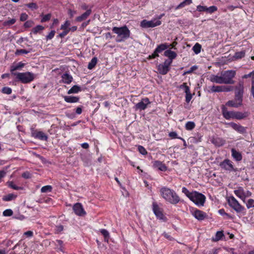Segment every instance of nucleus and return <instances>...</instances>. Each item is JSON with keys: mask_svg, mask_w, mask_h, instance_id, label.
Wrapping results in <instances>:
<instances>
[{"mask_svg": "<svg viewBox=\"0 0 254 254\" xmlns=\"http://www.w3.org/2000/svg\"><path fill=\"white\" fill-rule=\"evenodd\" d=\"M232 155L233 157L238 161H240L242 159V156L241 153L236 151L235 149L233 148L231 150Z\"/></svg>", "mask_w": 254, "mask_h": 254, "instance_id": "25", "label": "nucleus"}, {"mask_svg": "<svg viewBox=\"0 0 254 254\" xmlns=\"http://www.w3.org/2000/svg\"><path fill=\"white\" fill-rule=\"evenodd\" d=\"M205 196L202 193L194 191L192 192L190 199L197 206H203Z\"/></svg>", "mask_w": 254, "mask_h": 254, "instance_id": "4", "label": "nucleus"}, {"mask_svg": "<svg viewBox=\"0 0 254 254\" xmlns=\"http://www.w3.org/2000/svg\"><path fill=\"white\" fill-rule=\"evenodd\" d=\"M64 229V227L63 225H58V226H56V233H59L60 232H61Z\"/></svg>", "mask_w": 254, "mask_h": 254, "instance_id": "63", "label": "nucleus"}, {"mask_svg": "<svg viewBox=\"0 0 254 254\" xmlns=\"http://www.w3.org/2000/svg\"><path fill=\"white\" fill-rule=\"evenodd\" d=\"M149 103H150L149 99L145 98L143 99L140 102L136 104L135 107L137 109L144 110L146 108L147 105Z\"/></svg>", "mask_w": 254, "mask_h": 254, "instance_id": "17", "label": "nucleus"}, {"mask_svg": "<svg viewBox=\"0 0 254 254\" xmlns=\"http://www.w3.org/2000/svg\"><path fill=\"white\" fill-rule=\"evenodd\" d=\"M28 7L32 9V10L36 9L38 8L37 4L35 3L32 2L28 3L26 5Z\"/></svg>", "mask_w": 254, "mask_h": 254, "instance_id": "51", "label": "nucleus"}, {"mask_svg": "<svg viewBox=\"0 0 254 254\" xmlns=\"http://www.w3.org/2000/svg\"><path fill=\"white\" fill-rule=\"evenodd\" d=\"M52 186L48 185L43 187L41 189V191L42 192H51L52 191Z\"/></svg>", "mask_w": 254, "mask_h": 254, "instance_id": "43", "label": "nucleus"}, {"mask_svg": "<svg viewBox=\"0 0 254 254\" xmlns=\"http://www.w3.org/2000/svg\"><path fill=\"white\" fill-rule=\"evenodd\" d=\"M138 150L139 152L142 155H145L147 153L146 149L142 146H138Z\"/></svg>", "mask_w": 254, "mask_h": 254, "instance_id": "60", "label": "nucleus"}, {"mask_svg": "<svg viewBox=\"0 0 254 254\" xmlns=\"http://www.w3.org/2000/svg\"><path fill=\"white\" fill-rule=\"evenodd\" d=\"M243 95H235V99L236 102H237L239 103V105H242Z\"/></svg>", "mask_w": 254, "mask_h": 254, "instance_id": "40", "label": "nucleus"}, {"mask_svg": "<svg viewBox=\"0 0 254 254\" xmlns=\"http://www.w3.org/2000/svg\"><path fill=\"white\" fill-rule=\"evenodd\" d=\"M69 25H70L69 22L68 21H66L64 24L62 25V26L61 27V29L62 30H67V28L69 26Z\"/></svg>", "mask_w": 254, "mask_h": 254, "instance_id": "61", "label": "nucleus"}, {"mask_svg": "<svg viewBox=\"0 0 254 254\" xmlns=\"http://www.w3.org/2000/svg\"><path fill=\"white\" fill-rule=\"evenodd\" d=\"M234 87L232 86L222 85V92H227L232 91Z\"/></svg>", "mask_w": 254, "mask_h": 254, "instance_id": "45", "label": "nucleus"}, {"mask_svg": "<svg viewBox=\"0 0 254 254\" xmlns=\"http://www.w3.org/2000/svg\"><path fill=\"white\" fill-rule=\"evenodd\" d=\"M164 55L166 57H167L169 58V60H171L172 62L173 59H175L176 56L177 54L175 52L172 51L170 50H166L164 52Z\"/></svg>", "mask_w": 254, "mask_h": 254, "instance_id": "26", "label": "nucleus"}, {"mask_svg": "<svg viewBox=\"0 0 254 254\" xmlns=\"http://www.w3.org/2000/svg\"><path fill=\"white\" fill-rule=\"evenodd\" d=\"M55 34V31L52 30L51 31L50 33L46 36V39L47 40H51L52 39Z\"/></svg>", "mask_w": 254, "mask_h": 254, "instance_id": "57", "label": "nucleus"}, {"mask_svg": "<svg viewBox=\"0 0 254 254\" xmlns=\"http://www.w3.org/2000/svg\"><path fill=\"white\" fill-rule=\"evenodd\" d=\"M44 27L41 25H37L33 28L32 31L34 34H37L38 32L42 31Z\"/></svg>", "mask_w": 254, "mask_h": 254, "instance_id": "44", "label": "nucleus"}, {"mask_svg": "<svg viewBox=\"0 0 254 254\" xmlns=\"http://www.w3.org/2000/svg\"><path fill=\"white\" fill-rule=\"evenodd\" d=\"M228 125L230 127H231L234 129L241 133H244L246 132L245 128L239 124H237L234 123H229Z\"/></svg>", "mask_w": 254, "mask_h": 254, "instance_id": "18", "label": "nucleus"}, {"mask_svg": "<svg viewBox=\"0 0 254 254\" xmlns=\"http://www.w3.org/2000/svg\"><path fill=\"white\" fill-rule=\"evenodd\" d=\"M153 210L158 218L161 220L164 219V216L161 208H159L158 205L155 202L153 203Z\"/></svg>", "mask_w": 254, "mask_h": 254, "instance_id": "12", "label": "nucleus"}, {"mask_svg": "<svg viewBox=\"0 0 254 254\" xmlns=\"http://www.w3.org/2000/svg\"><path fill=\"white\" fill-rule=\"evenodd\" d=\"M235 89V95H243L244 93V83L243 81L239 82L237 85L234 87Z\"/></svg>", "mask_w": 254, "mask_h": 254, "instance_id": "15", "label": "nucleus"}, {"mask_svg": "<svg viewBox=\"0 0 254 254\" xmlns=\"http://www.w3.org/2000/svg\"><path fill=\"white\" fill-rule=\"evenodd\" d=\"M56 245L57 246H59V250L63 252V242L62 240H56Z\"/></svg>", "mask_w": 254, "mask_h": 254, "instance_id": "50", "label": "nucleus"}, {"mask_svg": "<svg viewBox=\"0 0 254 254\" xmlns=\"http://www.w3.org/2000/svg\"><path fill=\"white\" fill-rule=\"evenodd\" d=\"M81 91V87L78 85H74L67 92V94L77 93Z\"/></svg>", "mask_w": 254, "mask_h": 254, "instance_id": "28", "label": "nucleus"}, {"mask_svg": "<svg viewBox=\"0 0 254 254\" xmlns=\"http://www.w3.org/2000/svg\"><path fill=\"white\" fill-rule=\"evenodd\" d=\"M236 71L233 70H228L221 73L222 79L225 84H234L235 81L233 78L236 75Z\"/></svg>", "mask_w": 254, "mask_h": 254, "instance_id": "3", "label": "nucleus"}, {"mask_svg": "<svg viewBox=\"0 0 254 254\" xmlns=\"http://www.w3.org/2000/svg\"><path fill=\"white\" fill-rule=\"evenodd\" d=\"M73 209L75 213L78 216H84L86 214L82 205L79 203L75 204L73 207Z\"/></svg>", "mask_w": 254, "mask_h": 254, "instance_id": "11", "label": "nucleus"}, {"mask_svg": "<svg viewBox=\"0 0 254 254\" xmlns=\"http://www.w3.org/2000/svg\"><path fill=\"white\" fill-rule=\"evenodd\" d=\"M13 214V211L11 209H6L3 212V215L4 216H10Z\"/></svg>", "mask_w": 254, "mask_h": 254, "instance_id": "47", "label": "nucleus"}, {"mask_svg": "<svg viewBox=\"0 0 254 254\" xmlns=\"http://www.w3.org/2000/svg\"><path fill=\"white\" fill-rule=\"evenodd\" d=\"M153 166L162 171H165L167 170V167L163 164L162 162L159 161H154L153 163Z\"/></svg>", "mask_w": 254, "mask_h": 254, "instance_id": "22", "label": "nucleus"}, {"mask_svg": "<svg viewBox=\"0 0 254 254\" xmlns=\"http://www.w3.org/2000/svg\"><path fill=\"white\" fill-rule=\"evenodd\" d=\"M91 13V10L88 9L87 11L83 13L81 15L78 16L76 18V20L78 22H81L83 20L86 19Z\"/></svg>", "mask_w": 254, "mask_h": 254, "instance_id": "23", "label": "nucleus"}, {"mask_svg": "<svg viewBox=\"0 0 254 254\" xmlns=\"http://www.w3.org/2000/svg\"><path fill=\"white\" fill-rule=\"evenodd\" d=\"M224 234L222 231H218L216 232L214 238H212V240L214 242L219 241L223 237Z\"/></svg>", "mask_w": 254, "mask_h": 254, "instance_id": "32", "label": "nucleus"}, {"mask_svg": "<svg viewBox=\"0 0 254 254\" xmlns=\"http://www.w3.org/2000/svg\"><path fill=\"white\" fill-rule=\"evenodd\" d=\"M112 30L118 35V38H120L116 40L117 42L123 41L129 38L130 36V31L126 26L122 27H114Z\"/></svg>", "mask_w": 254, "mask_h": 254, "instance_id": "2", "label": "nucleus"}, {"mask_svg": "<svg viewBox=\"0 0 254 254\" xmlns=\"http://www.w3.org/2000/svg\"><path fill=\"white\" fill-rule=\"evenodd\" d=\"M197 69V66H195V65H194V66H192V67H190V69L188 70V71H185L184 73V75H185L186 74H189V73H191L193 71H194V70L196 69Z\"/></svg>", "mask_w": 254, "mask_h": 254, "instance_id": "62", "label": "nucleus"}, {"mask_svg": "<svg viewBox=\"0 0 254 254\" xmlns=\"http://www.w3.org/2000/svg\"><path fill=\"white\" fill-rule=\"evenodd\" d=\"M162 196L168 202L173 204L178 203L180 198L175 191L167 188H162L160 190Z\"/></svg>", "mask_w": 254, "mask_h": 254, "instance_id": "1", "label": "nucleus"}, {"mask_svg": "<svg viewBox=\"0 0 254 254\" xmlns=\"http://www.w3.org/2000/svg\"><path fill=\"white\" fill-rule=\"evenodd\" d=\"M167 48V46L165 44H161L159 45L155 50L154 53L148 56V59H154L159 56L158 53H161L162 51Z\"/></svg>", "mask_w": 254, "mask_h": 254, "instance_id": "9", "label": "nucleus"}, {"mask_svg": "<svg viewBox=\"0 0 254 254\" xmlns=\"http://www.w3.org/2000/svg\"><path fill=\"white\" fill-rule=\"evenodd\" d=\"M182 192L185 193L189 198H190V195L192 194V192H190L189 190L185 187L183 188Z\"/></svg>", "mask_w": 254, "mask_h": 254, "instance_id": "49", "label": "nucleus"}, {"mask_svg": "<svg viewBox=\"0 0 254 254\" xmlns=\"http://www.w3.org/2000/svg\"><path fill=\"white\" fill-rule=\"evenodd\" d=\"M217 10V7L216 6H211L207 7L206 12L209 13H212Z\"/></svg>", "mask_w": 254, "mask_h": 254, "instance_id": "46", "label": "nucleus"}, {"mask_svg": "<svg viewBox=\"0 0 254 254\" xmlns=\"http://www.w3.org/2000/svg\"><path fill=\"white\" fill-rule=\"evenodd\" d=\"M8 186L9 187L12 188L15 190H19L21 189V188L16 186L15 185L13 184L12 182H10L8 183Z\"/></svg>", "mask_w": 254, "mask_h": 254, "instance_id": "55", "label": "nucleus"}, {"mask_svg": "<svg viewBox=\"0 0 254 254\" xmlns=\"http://www.w3.org/2000/svg\"><path fill=\"white\" fill-rule=\"evenodd\" d=\"M16 197V195L12 194L9 193L5 196H4L3 198V200L4 201H10L13 199H14Z\"/></svg>", "mask_w": 254, "mask_h": 254, "instance_id": "38", "label": "nucleus"}, {"mask_svg": "<svg viewBox=\"0 0 254 254\" xmlns=\"http://www.w3.org/2000/svg\"><path fill=\"white\" fill-rule=\"evenodd\" d=\"M192 95L190 92L189 93L186 94V101L187 103H189L191 99Z\"/></svg>", "mask_w": 254, "mask_h": 254, "instance_id": "64", "label": "nucleus"}, {"mask_svg": "<svg viewBox=\"0 0 254 254\" xmlns=\"http://www.w3.org/2000/svg\"><path fill=\"white\" fill-rule=\"evenodd\" d=\"M193 216L194 217L199 221L204 220L207 217V214L199 210H196L193 212Z\"/></svg>", "mask_w": 254, "mask_h": 254, "instance_id": "16", "label": "nucleus"}, {"mask_svg": "<svg viewBox=\"0 0 254 254\" xmlns=\"http://www.w3.org/2000/svg\"><path fill=\"white\" fill-rule=\"evenodd\" d=\"M201 47L200 44L196 43L192 48L193 52L196 54L199 53L200 52Z\"/></svg>", "mask_w": 254, "mask_h": 254, "instance_id": "41", "label": "nucleus"}, {"mask_svg": "<svg viewBox=\"0 0 254 254\" xmlns=\"http://www.w3.org/2000/svg\"><path fill=\"white\" fill-rule=\"evenodd\" d=\"M64 101L67 103H76L79 101V98L75 96H65L64 97Z\"/></svg>", "mask_w": 254, "mask_h": 254, "instance_id": "24", "label": "nucleus"}, {"mask_svg": "<svg viewBox=\"0 0 254 254\" xmlns=\"http://www.w3.org/2000/svg\"><path fill=\"white\" fill-rule=\"evenodd\" d=\"M254 200L253 199H249L246 204L248 208L254 207Z\"/></svg>", "mask_w": 254, "mask_h": 254, "instance_id": "54", "label": "nucleus"}, {"mask_svg": "<svg viewBox=\"0 0 254 254\" xmlns=\"http://www.w3.org/2000/svg\"><path fill=\"white\" fill-rule=\"evenodd\" d=\"M16 22L15 18H12L10 20H6L3 22V25L5 26H10L14 24Z\"/></svg>", "mask_w": 254, "mask_h": 254, "instance_id": "42", "label": "nucleus"}, {"mask_svg": "<svg viewBox=\"0 0 254 254\" xmlns=\"http://www.w3.org/2000/svg\"><path fill=\"white\" fill-rule=\"evenodd\" d=\"M29 53V51H27L25 49H20V50H17L16 52H15V54L16 55H18V54H28Z\"/></svg>", "mask_w": 254, "mask_h": 254, "instance_id": "58", "label": "nucleus"}, {"mask_svg": "<svg viewBox=\"0 0 254 254\" xmlns=\"http://www.w3.org/2000/svg\"><path fill=\"white\" fill-rule=\"evenodd\" d=\"M24 65V64L23 63L20 62L16 65L11 66L10 71H11V73L13 75H14V73H18L17 72H14V71L16 70L19 69L20 68L22 67Z\"/></svg>", "mask_w": 254, "mask_h": 254, "instance_id": "27", "label": "nucleus"}, {"mask_svg": "<svg viewBox=\"0 0 254 254\" xmlns=\"http://www.w3.org/2000/svg\"><path fill=\"white\" fill-rule=\"evenodd\" d=\"M73 80L72 76L68 73H65L62 76V82L65 84L70 83Z\"/></svg>", "mask_w": 254, "mask_h": 254, "instance_id": "21", "label": "nucleus"}, {"mask_svg": "<svg viewBox=\"0 0 254 254\" xmlns=\"http://www.w3.org/2000/svg\"><path fill=\"white\" fill-rule=\"evenodd\" d=\"M234 193L238 197L241 198L244 202L245 201V192L243 188L239 187L237 190H234Z\"/></svg>", "mask_w": 254, "mask_h": 254, "instance_id": "19", "label": "nucleus"}, {"mask_svg": "<svg viewBox=\"0 0 254 254\" xmlns=\"http://www.w3.org/2000/svg\"><path fill=\"white\" fill-rule=\"evenodd\" d=\"M226 105L235 108H238L241 106V105H239V103L237 102H236L235 100H229L227 103Z\"/></svg>", "mask_w": 254, "mask_h": 254, "instance_id": "34", "label": "nucleus"}, {"mask_svg": "<svg viewBox=\"0 0 254 254\" xmlns=\"http://www.w3.org/2000/svg\"><path fill=\"white\" fill-rule=\"evenodd\" d=\"M171 64V60H166L163 64H159L158 65L159 73L162 75L166 74L170 70V65Z\"/></svg>", "mask_w": 254, "mask_h": 254, "instance_id": "8", "label": "nucleus"}, {"mask_svg": "<svg viewBox=\"0 0 254 254\" xmlns=\"http://www.w3.org/2000/svg\"><path fill=\"white\" fill-rule=\"evenodd\" d=\"M195 124L193 122H188L186 123L185 127L187 130H191L195 127Z\"/></svg>", "mask_w": 254, "mask_h": 254, "instance_id": "39", "label": "nucleus"}, {"mask_svg": "<svg viewBox=\"0 0 254 254\" xmlns=\"http://www.w3.org/2000/svg\"><path fill=\"white\" fill-rule=\"evenodd\" d=\"M34 25V22L32 20H28L24 24V26L25 28H29L31 27Z\"/></svg>", "mask_w": 254, "mask_h": 254, "instance_id": "53", "label": "nucleus"}, {"mask_svg": "<svg viewBox=\"0 0 254 254\" xmlns=\"http://www.w3.org/2000/svg\"><path fill=\"white\" fill-rule=\"evenodd\" d=\"M161 24V21L156 19L150 21L143 20L140 23V26L144 28H153Z\"/></svg>", "mask_w": 254, "mask_h": 254, "instance_id": "7", "label": "nucleus"}, {"mask_svg": "<svg viewBox=\"0 0 254 254\" xmlns=\"http://www.w3.org/2000/svg\"><path fill=\"white\" fill-rule=\"evenodd\" d=\"M210 141L216 147L222 146L226 142L225 139L218 136H212L210 139Z\"/></svg>", "mask_w": 254, "mask_h": 254, "instance_id": "10", "label": "nucleus"}, {"mask_svg": "<svg viewBox=\"0 0 254 254\" xmlns=\"http://www.w3.org/2000/svg\"><path fill=\"white\" fill-rule=\"evenodd\" d=\"M245 56V51L238 52L235 54L234 56H233V58L235 60L241 59L242 58L244 57Z\"/></svg>", "mask_w": 254, "mask_h": 254, "instance_id": "30", "label": "nucleus"}, {"mask_svg": "<svg viewBox=\"0 0 254 254\" xmlns=\"http://www.w3.org/2000/svg\"><path fill=\"white\" fill-rule=\"evenodd\" d=\"M100 232L102 234V235L104 236L105 241L107 242H108L110 238V234L108 231L106 229H101L100 230Z\"/></svg>", "mask_w": 254, "mask_h": 254, "instance_id": "36", "label": "nucleus"}, {"mask_svg": "<svg viewBox=\"0 0 254 254\" xmlns=\"http://www.w3.org/2000/svg\"><path fill=\"white\" fill-rule=\"evenodd\" d=\"M2 92L4 94H10L11 93L12 90L9 87H4L2 89Z\"/></svg>", "mask_w": 254, "mask_h": 254, "instance_id": "48", "label": "nucleus"}, {"mask_svg": "<svg viewBox=\"0 0 254 254\" xmlns=\"http://www.w3.org/2000/svg\"><path fill=\"white\" fill-rule=\"evenodd\" d=\"M209 80L211 82L213 83H216L217 84H224L221 74H220V75H219L218 74H212L209 77Z\"/></svg>", "mask_w": 254, "mask_h": 254, "instance_id": "14", "label": "nucleus"}, {"mask_svg": "<svg viewBox=\"0 0 254 254\" xmlns=\"http://www.w3.org/2000/svg\"><path fill=\"white\" fill-rule=\"evenodd\" d=\"M191 3H192V0H185L181 3H180L176 7V9H178L179 8L184 7L186 5H189Z\"/></svg>", "mask_w": 254, "mask_h": 254, "instance_id": "31", "label": "nucleus"}, {"mask_svg": "<svg viewBox=\"0 0 254 254\" xmlns=\"http://www.w3.org/2000/svg\"><path fill=\"white\" fill-rule=\"evenodd\" d=\"M207 7L205 6H202L200 5H199L197 6L196 10L198 11L202 12V11H206Z\"/></svg>", "mask_w": 254, "mask_h": 254, "instance_id": "56", "label": "nucleus"}, {"mask_svg": "<svg viewBox=\"0 0 254 254\" xmlns=\"http://www.w3.org/2000/svg\"><path fill=\"white\" fill-rule=\"evenodd\" d=\"M97 62V58L96 57H94L92 59L91 61L89 63L88 65V69H92L96 64Z\"/></svg>", "mask_w": 254, "mask_h": 254, "instance_id": "33", "label": "nucleus"}, {"mask_svg": "<svg viewBox=\"0 0 254 254\" xmlns=\"http://www.w3.org/2000/svg\"><path fill=\"white\" fill-rule=\"evenodd\" d=\"M220 167L228 171H232L233 170V166L232 164V162L228 159H226L221 162L220 164Z\"/></svg>", "mask_w": 254, "mask_h": 254, "instance_id": "13", "label": "nucleus"}, {"mask_svg": "<svg viewBox=\"0 0 254 254\" xmlns=\"http://www.w3.org/2000/svg\"><path fill=\"white\" fill-rule=\"evenodd\" d=\"M14 75H15L16 78L23 83H29L34 78V74L30 72H18V73H14Z\"/></svg>", "mask_w": 254, "mask_h": 254, "instance_id": "5", "label": "nucleus"}, {"mask_svg": "<svg viewBox=\"0 0 254 254\" xmlns=\"http://www.w3.org/2000/svg\"><path fill=\"white\" fill-rule=\"evenodd\" d=\"M28 15L25 13H22L20 15V20L21 21H24L28 18Z\"/></svg>", "mask_w": 254, "mask_h": 254, "instance_id": "59", "label": "nucleus"}, {"mask_svg": "<svg viewBox=\"0 0 254 254\" xmlns=\"http://www.w3.org/2000/svg\"><path fill=\"white\" fill-rule=\"evenodd\" d=\"M247 116V113H243L240 112H235L234 119L241 120Z\"/></svg>", "mask_w": 254, "mask_h": 254, "instance_id": "29", "label": "nucleus"}, {"mask_svg": "<svg viewBox=\"0 0 254 254\" xmlns=\"http://www.w3.org/2000/svg\"><path fill=\"white\" fill-rule=\"evenodd\" d=\"M222 114L223 117L227 120H229L230 119H234V111H228L227 109L223 107L222 108Z\"/></svg>", "mask_w": 254, "mask_h": 254, "instance_id": "20", "label": "nucleus"}, {"mask_svg": "<svg viewBox=\"0 0 254 254\" xmlns=\"http://www.w3.org/2000/svg\"><path fill=\"white\" fill-rule=\"evenodd\" d=\"M228 203L237 212H240L244 209V208L233 196H230L228 198Z\"/></svg>", "mask_w": 254, "mask_h": 254, "instance_id": "6", "label": "nucleus"}, {"mask_svg": "<svg viewBox=\"0 0 254 254\" xmlns=\"http://www.w3.org/2000/svg\"><path fill=\"white\" fill-rule=\"evenodd\" d=\"M36 136L39 139L43 140H47L48 139L47 136L42 131L38 132L37 133Z\"/></svg>", "mask_w": 254, "mask_h": 254, "instance_id": "37", "label": "nucleus"}, {"mask_svg": "<svg viewBox=\"0 0 254 254\" xmlns=\"http://www.w3.org/2000/svg\"><path fill=\"white\" fill-rule=\"evenodd\" d=\"M51 17V14H47L46 15H45L43 16V18L41 19L42 22H44L46 21H47L50 19Z\"/></svg>", "mask_w": 254, "mask_h": 254, "instance_id": "52", "label": "nucleus"}, {"mask_svg": "<svg viewBox=\"0 0 254 254\" xmlns=\"http://www.w3.org/2000/svg\"><path fill=\"white\" fill-rule=\"evenodd\" d=\"M210 90L212 92H222V85H213L210 87Z\"/></svg>", "mask_w": 254, "mask_h": 254, "instance_id": "35", "label": "nucleus"}]
</instances>
